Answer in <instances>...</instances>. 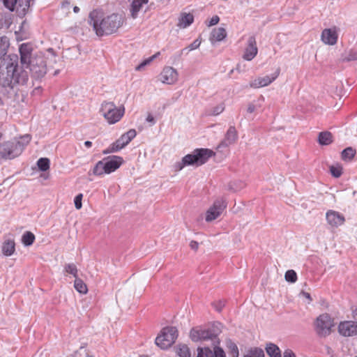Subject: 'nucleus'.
<instances>
[{
    "instance_id": "41",
    "label": "nucleus",
    "mask_w": 357,
    "mask_h": 357,
    "mask_svg": "<svg viewBox=\"0 0 357 357\" xmlns=\"http://www.w3.org/2000/svg\"><path fill=\"white\" fill-rule=\"evenodd\" d=\"M201 44V41L199 40V39H196L191 44H190L186 48H184L183 49L181 52H180V54L179 56H181L183 52L185 50H188V51H192V50H196L197 49L199 45Z\"/></svg>"
},
{
    "instance_id": "35",
    "label": "nucleus",
    "mask_w": 357,
    "mask_h": 357,
    "mask_svg": "<svg viewBox=\"0 0 357 357\" xmlns=\"http://www.w3.org/2000/svg\"><path fill=\"white\" fill-rule=\"evenodd\" d=\"M227 347L231 357H238V349L234 342H231V340H228L227 342Z\"/></svg>"
},
{
    "instance_id": "45",
    "label": "nucleus",
    "mask_w": 357,
    "mask_h": 357,
    "mask_svg": "<svg viewBox=\"0 0 357 357\" xmlns=\"http://www.w3.org/2000/svg\"><path fill=\"white\" fill-rule=\"evenodd\" d=\"M224 109H225L224 105L222 104L219 105L213 108V109L212 111V114L213 115H218L220 113H222L224 111Z\"/></svg>"
},
{
    "instance_id": "15",
    "label": "nucleus",
    "mask_w": 357,
    "mask_h": 357,
    "mask_svg": "<svg viewBox=\"0 0 357 357\" xmlns=\"http://www.w3.org/2000/svg\"><path fill=\"white\" fill-rule=\"evenodd\" d=\"M279 74L280 69L278 68L271 76L266 75L256 78L250 83V86L255 89L266 86L272 83L278 77Z\"/></svg>"
},
{
    "instance_id": "49",
    "label": "nucleus",
    "mask_w": 357,
    "mask_h": 357,
    "mask_svg": "<svg viewBox=\"0 0 357 357\" xmlns=\"http://www.w3.org/2000/svg\"><path fill=\"white\" fill-rule=\"evenodd\" d=\"M215 307L217 311L220 312L223 307L225 306V302L224 301H219L218 303L214 304Z\"/></svg>"
},
{
    "instance_id": "58",
    "label": "nucleus",
    "mask_w": 357,
    "mask_h": 357,
    "mask_svg": "<svg viewBox=\"0 0 357 357\" xmlns=\"http://www.w3.org/2000/svg\"><path fill=\"white\" fill-rule=\"evenodd\" d=\"M40 92V88L38 87V88H36L34 90H33V93H39Z\"/></svg>"
},
{
    "instance_id": "31",
    "label": "nucleus",
    "mask_w": 357,
    "mask_h": 357,
    "mask_svg": "<svg viewBox=\"0 0 357 357\" xmlns=\"http://www.w3.org/2000/svg\"><path fill=\"white\" fill-rule=\"evenodd\" d=\"M103 160L98 161L93 169V174L96 176H102L106 174Z\"/></svg>"
},
{
    "instance_id": "23",
    "label": "nucleus",
    "mask_w": 357,
    "mask_h": 357,
    "mask_svg": "<svg viewBox=\"0 0 357 357\" xmlns=\"http://www.w3.org/2000/svg\"><path fill=\"white\" fill-rule=\"evenodd\" d=\"M2 252L5 256H11L15 250V243L13 240L6 241L2 245Z\"/></svg>"
},
{
    "instance_id": "56",
    "label": "nucleus",
    "mask_w": 357,
    "mask_h": 357,
    "mask_svg": "<svg viewBox=\"0 0 357 357\" xmlns=\"http://www.w3.org/2000/svg\"><path fill=\"white\" fill-rule=\"evenodd\" d=\"M84 145H85L87 148H90V147L91 146V145H92V143H91V142H90V141H86V142H84Z\"/></svg>"
},
{
    "instance_id": "60",
    "label": "nucleus",
    "mask_w": 357,
    "mask_h": 357,
    "mask_svg": "<svg viewBox=\"0 0 357 357\" xmlns=\"http://www.w3.org/2000/svg\"><path fill=\"white\" fill-rule=\"evenodd\" d=\"M82 349H83V348H82V347H81V348H80V349H79V352H80Z\"/></svg>"
},
{
    "instance_id": "59",
    "label": "nucleus",
    "mask_w": 357,
    "mask_h": 357,
    "mask_svg": "<svg viewBox=\"0 0 357 357\" xmlns=\"http://www.w3.org/2000/svg\"><path fill=\"white\" fill-rule=\"evenodd\" d=\"M85 357H93V356H90L89 354L86 353Z\"/></svg>"
},
{
    "instance_id": "10",
    "label": "nucleus",
    "mask_w": 357,
    "mask_h": 357,
    "mask_svg": "<svg viewBox=\"0 0 357 357\" xmlns=\"http://www.w3.org/2000/svg\"><path fill=\"white\" fill-rule=\"evenodd\" d=\"M220 330L213 327L206 330L192 328L190 331V336L192 341H205V340H214L216 339Z\"/></svg>"
},
{
    "instance_id": "51",
    "label": "nucleus",
    "mask_w": 357,
    "mask_h": 357,
    "mask_svg": "<svg viewBox=\"0 0 357 357\" xmlns=\"http://www.w3.org/2000/svg\"><path fill=\"white\" fill-rule=\"evenodd\" d=\"M256 109H257V106L255 105H254L253 103H250L248 105L247 112L248 113H252L256 110Z\"/></svg>"
},
{
    "instance_id": "61",
    "label": "nucleus",
    "mask_w": 357,
    "mask_h": 357,
    "mask_svg": "<svg viewBox=\"0 0 357 357\" xmlns=\"http://www.w3.org/2000/svg\"><path fill=\"white\" fill-rule=\"evenodd\" d=\"M356 357H357V356H356Z\"/></svg>"
},
{
    "instance_id": "9",
    "label": "nucleus",
    "mask_w": 357,
    "mask_h": 357,
    "mask_svg": "<svg viewBox=\"0 0 357 357\" xmlns=\"http://www.w3.org/2000/svg\"><path fill=\"white\" fill-rule=\"evenodd\" d=\"M136 135L137 132L135 129L129 130L128 132L123 134L115 142H114L109 149L104 150L103 153L107 154L109 153L116 152L122 149L128 144L133 138L135 137Z\"/></svg>"
},
{
    "instance_id": "14",
    "label": "nucleus",
    "mask_w": 357,
    "mask_h": 357,
    "mask_svg": "<svg viewBox=\"0 0 357 357\" xmlns=\"http://www.w3.org/2000/svg\"><path fill=\"white\" fill-rule=\"evenodd\" d=\"M338 331L340 335L344 337H350L357 335V322L352 321H344L340 322L338 326Z\"/></svg>"
},
{
    "instance_id": "6",
    "label": "nucleus",
    "mask_w": 357,
    "mask_h": 357,
    "mask_svg": "<svg viewBox=\"0 0 357 357\" xmlns=\"http://www.w3.org/2000/svg\"><path fill=\"white\" fill-rule=\"evenodd\" d=\"M177 337L178 331L176 328L173 326L165 327L155 338V344L162 349H166L174 343Z\"/></svg>"
},
{
    "instance_id": "55",
    "label": "nucleus",
    "mask_w": 357,
    "mask_h": 357,
    "mask_svg": "<svg viewBox=\"0 0 357 357\" xmlns=\"http://www.w3.org/2000/svg\"><path fill=\"white\" fill-rule=\"evenodd\" d=\"M353 317L354 318V319L357 320V307L353 311Z\"/></svg>"
},
{
    "instance_id": "28",
    "label": "nucleus",
    "mask_w": 357,
    "mask_h": 357,
    "mask_svg": "<svg viewBox=\"0 0 357 357\" xmlns=\"http://www.w3.org/2000/svg\"><path fill=\"white\" fill-rule=\"evenodd\" d=\"M318 142L321 145H328L332 142V135L330 132H321L319 134Z\"/></svg>"
},
{
    "instance_id": "21",
    "label": "nucleus",
    "mask_w": 357,
    "mask_h": 357,
    "mask_svg": "<svg viewBox=\"0 0 357 357\" xmlns=\"http://www.w3.org/2000/svg\"><path fill=\"white\" fill-rule=\"evenodd\" d=\"M226 36L227 32L225 29L222 27L214 29L211 33L210 40L212 43H213L214 41H221Z\"/></svg>"
},
{
    "instance_id": "27",
    "label": "nucleus",
    "mask_w": 357,
    "mask_h": 357,
    "mask_svg": "<svg viewBox=\"0 0 357 357\" xmlns=\"http://www.w3.org/2000/svg\"><path fill=\"white\" fill-rule=\"evenodd\" d=\"M341 60L343 62H349L357 60V50H349L342 54Z\"/></svg>"
},
{
    "instance_id": "18",
    "label": "nucleus",
    "mask_w": 357,
    "mask_h": 357,
    "mask_svg": "<svg viewBox=\"0 0 357 357\" xmlns=\"http://www.w3.org/2000/svg\"><path fill=\"white\" fill-rule=\"evenodd\" d=\"M102 160L106 169V174H110L116 170L123 162V158L117 155L109 156L104 158Z\"/></svg>"
},
{
    "instance_id": "34",
    "label": "nucleus",
    "mask_w": 357,
    "mask_h": 357,
    "mask_svg": "<svg viewBox=\"0 0 357 357\" xmlns=\"http://www.w3.org/2000/svg\"><path fill=\"white\" fill-rule=\"evenodd\" d=\"M50 161L47 158H41L37 162V165L40 171L45 172L50 169Z\"/></svg>"
},
{
    "instance_id": "13",
    "label": "nucleus",
    "mask_w": 357,
    "mask_h": 357,
    "mask_svg": "<svg viewBox=\"0 0 357 357\" xmlns=\"http://www.w3.org/2000/svg\"><path fill=\"white\" fill-rule=\"evenodd\" d=\"M338 29L336 26L324 29L321 35V41L328 45H334L337 43L338 39Z\"/></svg>"
},
{
    "instance_id": "26",
    "label": "nucleus",
    "mask_w": 357,
    "mask_h": 357,
    "mask_svg": "<svg viewBox=\"0 0 357 357\" xmlns=\"http://www.w3.org/2000/svg\"><path fill=\"white\" fill-rule=\"evenodd\" d=\"M265 349L270 357H282L280 348L273 343L266 344Z\"/></svg>"
},
{
    "instance_id": "17",
    "label": "nucleus",
    "mask_w": 357,
    "mask_h": 357,
    "mask_svg": "<svg viewBox=\"0 0 357 357\" xmlns=\"http://www.w3.org/2000/svg\"><path fill=\"white\" fill-rule=\"evenodd\" d=\"M326 218L328 225L332 227H338L345 222V218L342 214L333 210L327 211Z\"/></svg>"
},
{
    "instance_id": "52",
    "label": "nucleus",
    "mask_w": 357,
    "mask_h": 357,
    "mask_svg": "<svg viewBox=\"0 0 357 357\" xmlns=\"http://www.w3.org/2000/svg\"><path fill=\"white\" fill-rule=\"evenodd\" d=\"M146 121L151 123L152 125L155 124L154 117L151 114H149L146 117Z\"/></svg>"
},
{
    "instance_id": "43",
    "label": "nucleus",
    "mask_w": 357,
    "mask_h": 357,
    "mask_svg": "<svg viewBox=\"0 0 357 357\" xmlns=\"http://www.w3.org/2000/svg\"><path fill=\"white\" fill-rule=\"evenodd\" d=\"M4 6L11 11L15 10L16 0H2Z\"/></svg>"
},
{
    "instance_id": "7",
    "label": "nucleus",
    "mask_w": 357,
    "mask_h": 357,
    "mask_svg": "<svg viewBox=\"0 0 357 357\" xmlns=\"http://www.w3.org/2000/svg\"><path fill=\"white\" fill-rule=\"evenodd\" d=\"M24 149V144L16 141H8L0 144V156L4 159H13L20 155Z\"/></svg>"
},
{
    "instance_id": "11",
    "label": "nucleus",
    "mask_w": 357,
    "mask_h": 357,
    "mask_svg": "<svg viewBox=\"0 0 357 357\" xmlns=\"http://www.w3.org/2000/svg\"><path fill=\"white\" fill-rule=\"evenodd\" d=\"M227 208V202L223 197L215 199L213 205L206 211L205 220L211 222L217 219Z\"/></svg>"
},
{
    "instance_id": "20",
    "label": "nucleus",
    "mask_w": 357,
    "mask_h": 357,
    "mask_svg": "<svg viewBox=\"0 0 357 357\" xmlns=\"http://www.w3.org/2000/svg\"><path fill=\"white\" fill-rule=\"evenodd\" d=\"M149 2V0H133L130 5V15L133 19H135L138 13L141 10L143 4H146Z\"/></svg>"
},
{
    "instance_id": "53",
    "label": "nucleus",
    "mask_w": 357,
    "mask_h": 357,
    "mask_svg": "<svg viewBox=\"0 0 357 357\" xmlns=\"http://www.w3.org/2000/svg\"><path fill=\"white\" fill-rule=\"evenodd\" d=\"M204 349L199 348L198 349V355L197 357H204Z\"/></svg>"
},
{
    "instance_id": "42",
    "label": "nucleus",
    "mask_w": 357,
    "mask_h": 357,
    "mask_svg": "<svg viewBox=\"0 0 357 357\" xmlns=\"http://www.w3.org/2000/svg\"><path fill=\"white\" fill-rule=\"evenodd\" d=\"M330 172L334 177L339 178L342 174V169L340 166H331Z\"/></svg>"
},
{
    "instance_id": "30",
    "label": "nucleus",
    "mask_w": 357,
    "mask_h": 357,
    "mask_svg": "<svg viewBox=\"0 0 357 357\" xmlns=\"http://www.w3.org/2000/svg\"><path fill=\"white\" fill-rule=\"evenodd\" d=\"M35 240V236L33 233L31 231H26L22 237V243L25 246H30L31 245Z\"/></svg>"
},
{
    "instance_id": "29",
    "label": "nucleus",
    "mask_w": 357,
    "mask_h": 357,
    "mask_svg": "<svg viewBox=\"0 0 357 357\" xmlns=\"http://www.w3.org/2000/svg\"><path fill=\"white\" fill-rule=\"evenodd\" d=\"M74 287L75 289L80 294H85L88 291L86 284L80 278H75Z\"/></svg>"
},
{
    "instance_id": "2",
    "label": "nucleus",
    "mask_w": 357,
    "mask_h": 357,
    "mask_svg": "<svg viewBox=\"0 0 357 357\" xmlns=\"http://www.w3.org/2000/svg\"><path fill=\"white\" fill-rule=\"evenodd\" d=\"M89 22L98 36L115 33L123 24V20L121 15L113 13L104 16L99 10H93L89 13Z\"/></svg>"
},
{
    "instance_id": "54",
    "label": "nucleus",
    "mask_w": 357,
    "mask_h": 357,
    "mask_svg": "<svg viewBox=\"0 0 357 357\" xmlns=\"http://www.w3.org/2000/svg\"><path fill=\"white\" fill-rule=\"evenodd\" d=\"M301 294L306 298H307L308 300L311 301L312 298H311V296H310V294L307 292H305V291H302Z\"/></svg>"
},
{
    "instance_id": "37",
    "label": "nucleus",
    "mask_w": 357,
    "mask_h": 357,
    "mask_svg": "<svg viewBox=\"0 0 357 357\" xmlns=\"http://www.w3.org/2000/svg\"><path fill=\"white\" fill-rule=\"evenodd\" d=\"M160 54V52H157L154 55L150 56L149 58L144 60L140 64L136 66V70H142L146 66L150 64Z\"/></svg>"
},
{
    "instance_id": "22",
    "label": "nucleus",
    "mask_w": 357,
    "mask_h": 357,
    "mask_svg": "<svg viewBox=\"0 0 357 357\" xmlns=\"http://www.w3.org/2000/svg\"><path fill=\"white\" fill-rule=\"evenodd\" d=\"M194 21V17L190 13H182L178 23L180 28H186L190 26Z\"/></svg>"
},
{
    "instance_id": "32",
    "label": "nucleus",
    "mask_w": 357,
    "mask_h": 357,
    "mask_svg": "<svg viewBox=\"0 0 357 357\" xmlns=\"http://www.w3.org/2000/svg\"><path fill=\"white\" fill-rule=\"evenodd\" d=\"M176 352L179 357H190V349L185 344H179Z\"/></svg>"
},
{
    "instance_id": "39",
    "label": "nucleus",
    "mask_w": 357,
    "mask_h": 357,
    "mask_svg": "<svg viewBox=\"0 0 357 357\" xmlns=\"http://www.w3.org/2000/svg\"><path fill=\"white\" fill-rule=\"evenodd\" d=\"M64 269L66 273L73 275L75 278H77V268L75 264H68L65 265Z\"/></svg>"
},
{
    "instance_id": "46",
    "label": "nucleus",
    "mask_w": 357,
    "mask_h": 357,
    "mask_svg": "<svg viewBox=\"0 0 357 357\" xmlns=\"http://www.w3.org/2000/svg\"><path fill=\"white\" fill-rule=\"evenodd\" d=\"M21 141H16L17 142H21V144L26 146L31 140V136L29 135H25L21 137Z\"/></svg>"
},
{
    "instance_id": "24",
    "label": "nucleus",
    "mask_w": 357,
    "mask_h": 357,
    "mask_svg": "<svg viewBox=\"0 0 357 357\" xmlns=\"http://www.w3.org/2000/svg\"><path fill=\"white\" fill-rule=\"evenodd\" d=\"M204 356L206 357H226L223 349L217 346L214 347L213 351L208 347L204 348Z\"/></svg>"
},
{
    "instance_id": "47",
    "label": "nucleus",
    "mask_w": 357,
    "mask_h": 357,
    "mask_svg": "<svg viewBox=\"0 0 357 357\" xmlns=\"http://www.w3.org/2000/svg\"><path fill=\"white\" fill-rule=\"evenodd\" d=\"M219 21H220L219 17L218 15H214L210 20V21L208 24V26H211L215 25L219 22Z\"/></svg>"
},
{
    "instance_id": "4",
    "label": "nucleus",
    "mask_w": 357,
    "mask_h": 357,
    "mask_svg": "<svg viewBox=\"0 0 357 357\" xmlns=\"http://www.w3.org/2000/svg\"><path fill=\"white\" fill-rule=\"evenodd\" d=\"M100 112L109 124L121 120L125 113L124 106L117 107L112 102H104L101 105Z\"/></svg>"
},
{
    "instance_id": "12",
    "label": "nucleus",
    "mask_w": 357,
    "mask_h": 357,
    "mask_svg": "<svg viewBox=\"0 0 357 357\" xmlns=\"http://www.w3.org/2000/svg\"><path fill=\"white\" fill-rule=\"evenodd\" d=\"M159 79L164 84H173L178 80V73L172 67H165L159 75Z\"/></svg>"
},
{
    "instance_id": "33",
    "label": "nucleus",
    "mask_w": 357,
    "mask_h": 357,
    "mask_svg": "<svg viewBox=\"0 0 357 357\" xmlns=\"http://www.w3.org/2000/svg\"><path fill=\"white\" fill-rule=\"evenodd\" d=\"M356 155V150L352 147H347L342 151V158L344 160H350Z\"/></svg>"
},
{
    "instance_id": "3",
    "label": "nucleus",
    "mask_w": 357,
    "mask_h": 357,
    "mask_svg": "<svg viewBox=\"0 0 357 357\" xmlns=\"http://www.w3.org/2000/svg\"><path fill=\"white\" fill-rule=\"evenodd\" d=\"M214 155L215 153L212 150L208 149H196L192 153L185 155L181 161L176 162L174 165V169L176 172H178L183 169L185 166H201L205 164L208 160Z\"/></svg>"
},
{
    "instance_id": "5",
    "label": "nucleus",
    "mask_w": 357,
    "mask_h": 357,
    "mask_svg": "<svg viewBox=\"0 0 357 357\" xmlns=\"http://www.w3.org/2000/svg\"><path fill=\"white\" fill-rule=\"evenodd\" d=\"M24 66L29 68L32 76L36 79L43 77L47 70V59L42 53L33 56L31 61Z\"/></svg>"
},
{
    "instance_id": "48",
    "label": "nucleus",
    "mask_w": 357,
    "mask_h": 357,
    "mask_svg": "<svg viewBox=\"0 0 357 357\" xmlns=\"http://www.w3.org/2000/svg\"><path fill=\"white\" fill-rule=\"evenodd\" d=\"M190 247L194 251H197L199 248V243L196 241H191L190 243Z\"/></svg>"
},
{
    "instance_id": "38",
    "label": "nucleus",
    "mask_w": 357,
    "mask_h": 357,
    "mask_svg": "<svg viewBox=\"0 0 357 357\" xmlns=\"http://www.w3.org/2000/svg\"><path fill=\"white\" fill-rule=\"evenodd\" d=\"M29 7V0H16V8L15 10L24 12Z\"/></svg>"
},
{
    "instance_id": "25",
    "label": "nucleus",
    "mask_w": 357,
    "mask_h": 357,
    "mask_svg": "<svg viewBox=\"0 0 357 357\" xmlns=\"http://www.w3.org/2000/svg\"><path fill=\"white\" fill-rule=\"evenodd\" d=\"M10 46V40L6 36L0 37V60L2 59L7 54Z\"/></svg>"
},
{
    "instance_id": "44",
    "label": "nucleus",
    "mask_w": 357,
    "mask_h": 357,
    "mask_svg": "<svg viewBox=\"0 0 357 357\" xmlns=\"http://www.w3.org/2000/svg\"><path fill=\"white\" fill-rule=\"evenodd\" d=\"M83 195L82 194H78L75 197V206L77 209H80L82 206V200Z\"/></svg>"
},
{
    "instance_id": "57",
    "label": "nucleus",
    "mask_w": 357,
    "mask_h": 357,
    "mask_svg": "<svg viewBox=\"0 0 357 357\" xmlns=\"http://www.w3.org/2000/svg\"><path fill=\"white\" fill-rule=\"evenodd\" d=\"M73 11L75 13H77L79 11V8L78 6H75L73 8Z\"/></svg>"
},
{
    "instance_id": "1",
    "label": "nucleus",
    "mask_w": 357,
    "mask_h": 357,
    "mask_svg": "<svg viewBox=\"0 0 357 357\" xmlns=\"http://www.w3.org/2000/svg\"><path fill=\"white\" fill-rule=\"evenodd\" d=\"M20 61L23 66H19L17 62L7 64L6 71H0V93L8 97L15 96L18 91L17 84H25L29 79L27 71L23 69L31 60L29 47L22 44L20 47Z\"/></svg>"
},
{
    "instance_id": "16",
    "label": "nucleus",
    "mask_w": 357,
    "mask_h": 357,
    "mask_svg": "<svg viewBox=\"0 0 357 357\" xmlns=\"http://www.w3.org/2000/svg\"><path fill=\"white\" fill-rule=\"evenodd\" d=\"M238 139V133L234 126H230L227 130L224 139L218 144L217 149L221 150L236 142Z\"/></svg>"
},
{
    "instance_id": "36",
    "label": "nucleus",
    "mask_w": 357,
    "mask_h": 357,
    "mask_svg": "<svg viewBox=\"0 0 357 357\" xmlns=\"http://www.w3.org/2000/svg\"><path fill=\"white\" fill-rule=\"evenodd\" d=\"M244 357H265L264 351L260 348H254L248 351Z\"/></svg>"
},
{
    "instance_id": "8",
    "label": "nucleus",
    "mask_w": 357,
    "mask_h": 357,
    "mask_svg": "<svg viewBox=\"0 0 357 357\" xmlns=\"http://www.w3.org/2000/svg\"><path fill=\"white\" fill-rule=\"evenodd\" d=\"M333 326V320L328 314L319 315L315 322V331L320 337H326L331 334Z\"/></svg>"
},
{
    "instance_id": "40",
    "label": "nucleus",
    "mask_w": 357,
    "mask_h": 357,
    "mask_svg": "<svg viewBox=\"0 0 357 357\" xmlns=\"http://www.w3.org/2000/svg\"><path fill=\"white\" fill-rule=\"evenodd\" d=\"M284 278L287 282H289L291 283H294L297 280V275H296V273L294 270H288L285 273Z\"/></svg>"
},
{
    "instance_id": "19",
    "label": "nucleus",
    "mask_w": 357,
    "mask_h": 357,
    "mask_svg": "<svg viewBox=\"0 0 357 357\" xmlns=\"http://www.w3.org/2000/svg\"><path fill=\"white\" fill-rule=\"evenodd\" d=\"M258 49L257 47V42L255 37L251 36L248 40V46L245 50L243 58L246 61L252 60L257 54Z\"/></svg>"
},
{
    "instance_id": "50",
    "label": "nucleus",
    "mask_w": 357,
    "mask_h": 357,
    "mask_svg": "<svg viewBox=\"0 0 357 357\" xmlns=\"http://www.w3.org/2000/svg\"><path fill=\"white\" fill-rule=\"evenodd\" d=\"M284 357H296V355L291 349H287L284 352Z\"/></svg>"
}]
</instances>
